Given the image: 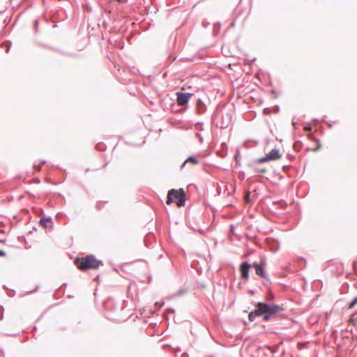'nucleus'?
<instances>
[{"label": "nucleus", "mask_w": 357, "mask_h": 357, "mask_svg": "<svg viewBox=\"0 0 357 357\" xmlns=\"http://www.w3.org/2000/svg\"><path fill=\"white\" fill-rule=\"evenodd\" d=\"M217 155H218L220 158H225L227 155V146L225 142H222L221 144V149L217 151L216 152Z\"/></svg>", "instance_id": "nucleus-11"}, {"label": "nucleus", "mask_w": 357, "mask_h": 357, "mask_svg": "<svg viewBox=\"0 0 357 357\" xmlns=\"http://www.w3.org/2000/svg\"><path fill=\"white\" fill-rule=\"evenodd\" d=\"M33 330L36 331V326H34Z\"/></svg>", "instance_id": "nucleus-59"}, {"label": "nucleus", "mask_w": 357, "mask_h": 357, "mask_svg": "<svg viewBox=\"0 0 357 357\" xmlns=\"http://www.w3.org/2000/svg\"><path fill=\"white\" fill-rule=\"evenodd\" d=\"M237 165L238 166H240L241 165V163L239 162V161L238 160V162H236Z\"/></svg>", "instance_id": "nucleus-53"}, {"label": "nucleus", "mask_w": 357, "mask_h": 357, "mask_svg": "<svg viewBox=\"0 0 357 357\" xmlns=\"http://www.w3.org/2000/svg\"><path fill=\"white\" fill-rule=\"evenodd\" d=\"M230 228H231V229H234V226L233 225H230Z\"/></svg>", "instance_id": "nucleus-51"}, {"label": "nucleus", "mask_w": 357, "mask_h": 357, "mask_svg": "<svg viewBox=\"0 0 357 357\" xmlns=\"http://www.w3.org/2000/svg\"><path fill=\"white\" fill-rule=\"evenodd\" d=\"M271 250L273 252H276L279 249V242L276 239H273L271 241V243L270 244Z\"/></svg>", "instance_id": "nucleus-15"}, {"label": "nucleus", "mask_w": 357, "mask_h": 357, "mask_svg": "<svg viewBox=\"0 0 357 357\" xmlns=\"http://www.w3.org/2000/svg\"><path fill=\"white\" fill-rule=\"evenodd\" d=\"M248 167H252L255 172L259 173V174H265L267 172V169L265 167L261 168L257 166L256 164H251L249 163Z\"/></svg>", "instance_id": "nucleus-13"}, {"label": "nucleus", "mask_w": 357, "mask_h": 357, "mask_svg": "<svg viewBox=\"0 0 357 357\" xmlns=\"http://www.w3.org/2000/svg\"><path fill=\"white\" fill-rule=\"evenodd\" d=\"M250 265L248 261H243L240 264L241 279L248 280L250 276Z\"/></svg>", "instance_id": "nucleus-5"}, {"label": "nucleus", "mask_w": 357, "mask_h": 357, "mask_svg": "<svg viewBox=\"0 0 357 357\" xmlns=\"http://www.w3.org/2000/svg\"><path fill=\"white\" fill-rule=\"evenodd\" d=\"M270 161L276 160L281 158L280 153V149L278 148H274L270 152L266 154Z\"/></svg>", "instance_id": "nucleus-8"}, {"label": "nucleus", "mask_w": 357, "mask_h": 357, "mask_svg": "<svg viewBox=\"0 0 357 357\" xmlns=\"http://www.w3.org/2000/svg\"><path fill=\"white\" fill-rule=\"evenodd\" d=\"M303 147V142L300 140H298V141H296L294 143V149L297 151H299Z\"/></svg>", "instance_id": "nucleus-17"}, {"label": "nucleus", "mask_w": 357, "mask_h": 357, "mask_svg": "<svg viewBox=\"0 0 357 357\" xmlns=\"http://www.w3.org/2000/svg\"><path fill=\"white\" fill-rule=\"evenodd\" d=\"M250 194L251 193H250V192L249 190H247V191L245 192L244 200L247 203H250L251 202Z\"/></svg>", "instance_id": "nucleus-20"}, {"label": "nucleus", "mask_w": 357, "mask_h": 357, "mask_svg": "<svg viewBox=\"0 0 357 357\" xmlns=\"http://www.w3.org/2000/svg\"><path fill=\"white\" fill-rule=\"evenodd\" d=\"M96 148L98 151H103L106 149V146L102 143H98L96 144Z\"/></svg>", "instance_id": "nucleus-21"}, {"label": "nucleus", "mask_w": 357, "mask_h": 357, "mask_svg": "<svg viewBox=\"0 0 357 357\" xmlns=\"http://www.w3.org/2000/svg\"><path fill=\"white\" fill-rule=\"evenodd\" d=\"M279 111H280L279 105H275L273 112L278 113Z\"/></svg>", "instance_id": "nucleus-32"}, {"label": "nucleus", "mask_w": 357, "mask_h": 357, "mask_svg": "<svg viewBox=\"0 0 357 357\" xmlns=\"http://www.w3.org/2000/svg\"><path fill=\"white\" fill-rule=\"evenodd\" d=\"M36 229H37V228L36 227H33V230H36Z\"/></svg>", "instance_id": "nucleus-57"}, {"label": "nucleus", "mask_w": 357, "mask_h": 357, "mask_svg": "<svg viewBox=\"0 0 357 357\" xmlns=\"http://www.w3.org/2000/svg\"><path fill=\"white\" fill-rule=\"evenodd\" d=\"M166 312L175 313V310L174 308L169 307L166 310Z\"/></svg>", "instance_id": "nucleus-33"}, {"label": "nucleus", "mask_w": 357, "mask_h": 357, "mask_svg": "<svg viewBox=\"0 0 357 357\" xmlns=\"http://www.w3.org/2000/svg\"><path fill=\"white\" fill-rule=\"evenodd\" d=\"M263 262L262 261H260L259 263L257 262V261H254L253 263L252 264H250V268L252 267L255 268V270L256 269V267H258L259 265H261Z\"/></svg>", "instance_id": "nucleus-26"}, {"label": "nucleus", "mask_w": 357, "mask_h": 357, "mask_svg": "<svg viewBox=\"0 0 357 357\" xmlns=\"http://www.w3.org/2000/svg\"><path fill=\"white\" fill-rule=\"evenodd\" d=\"M255 272L257 275H259L260 278H264V280H266V282L264 283V286L267 287L268 284H271V282L269 278V276L264 269V262L261 265H259L258 267H256Z\"/></svg>", "instance_id": "nucleus-6"}, {"label": "nucleus", "mask_w": 357, "mask_h": 357, "mask_svg": "<svg viewBox=\"0 0 357 357\" xmlns=\"http://www.w3.org/2000/svg\"><path fill=\"white\" fill-rule=\"evenodd\" d=\"M107 164H108V163H106L105 165H104L102 166V168H105V166H106Z\"/></svg>", "instance_id": "nucleus-56"}, {"label": "nucleus", "mask_w": 357, "mask_h": 357, "mask_svg": "<svg viewBox=\"0 0 357 357\" xmlns=\"http://www.w3.org/2000/svg\"><path fill=\"white\" fill-rule=\"evenodd\" d=\"M193 93L189 92L177 91L176 93V102L178 105L183 107V111H185L189 107V102Z\"/></svg>", "instance_id": "nucleus-4"}, {"label": "nucleus", "mask_w": 357, "mask_h": 357, "mask_svg": "<svg viewBox=\"0 0 357 357\" xmlns=\"http://www.w3.org/2000/svg\"><path fill=\"white\" fill-rule=\"evenodd\" d=\"M255 309L248 313L250 321H254L257 317H261L263 321H268L276 318L284 311L282 305L275 303H268L266 301L253 302Z\"/></svg>", "instance_id": "nucleus-1"}, {"label": "nucleus", "mask_w": 357, "mask_h": 357, "mask_svg": "<svg viewBox=\"0 0 357 357\" xmlns=\"http://www.w3.org/2000/svg\"><path fill=\"white\" fill-rule=\"evenodd\" d=\"M254 143H255V145H257L258 144V142L255 141Z\"/></svg>", "instance_id": "nucleus-55"}, {"label": "nucleus", "mask_w": 357, "mask_h": 357, "mask_svg": "<svg viewBox=\"0 0 357 357\" xmlns=\"http://www.w3.org/2000/svg\"><path fill=\"white\" fill-rule=\"evenodd\" d=\"M287 156V158H288L289 159H290L291 160H294V159L295 158V156H294L293 155L289 154V153H288Z\"/></svg>", "instance_id": "nucleus-37"}, {"label": "nucleus", "mask_w": 357, "mask_h": 357, "mask_svg": "<svg viewBox=\"0 0 357 357\" xmlns=\"http://www.w3.org/2000/svg\"><path fill=\"white\" fill-rule=\"evenodd\" d=\"M68 297L69 298H73V296H72L71 295H69Z\"/></svg>", "instance_id": "nucleus-58"}, {"label": "nucleus", "mask_w": 357, "mask_h": 357, "mask_svg": "<svg viewBox=\"0 0 357 357\" xmlns=\"http://www.w3.org/2000/svg\"><path fill=\"white\" fill-rule=\"evenodd\" d=\"M180 351H181V349H180V348H178V349H176V352Z\"/></svg>", "instance_id": "nucleus-54"}, {"label": "nucleus", "mask_w": 357, "mask_h": 357, "mask_svg": "<svg viewBox=\"0 0 357 357\" xmlns=\"http://www.w3.org/2000/svg\"><path fill=\"white\" fill-rule=\"evenodd\" d=\"M48 222H52V218L50 216H43L40 218L39 221V224L43 227L47 228V223Z\"/></svg>", "instance_id": "nucleus-14"}, {"label": "nucleus", "mask_w": 357, "mask_h": 357, "mask_svg": "<svg viewBox=\"0 0 357 357\" xmlns=\"http://www.w3.org/2000/svg\"><path fill=\"white\" fill-rule=\"evenodd\" d=\"M271 93H272L273 94H274L275 97H277V96H278V93H277V92H276V91H275V89H273V90L271 91Z\"/></svg>", "instance_id": "nucleus-44"}, {"label": "nucleus", "mask_w": 357, "mask_h": 357, "mask_svg": "<svg viewBox=\"0 0 357 357\" xmlns=\"http://www.w3.org/2000/svg\"><path fill=\"white\" fill-rule=\"evenodd\" d=\"M175 202L178 207L184 206L186 202L185 190L183 188L172 189L167 192V204Z\"/></svg>", "instance_id": "nucleus-3"}, {"label": "nucleus", "mask_w": 357, "mask_h": 357, "mask_svg": "<svg viewBox=\"0 0 357 357\" xmlns=\"http://www.w3.org/2000/svg\"><path fill=\"white\" fill-rule=\"evenodd\" d=\"M326 124L329 128H331L333 126V124L330 122H326Z\"/></svg>", "instance_id": "nucleus-46"}, {"label": "nucleus", "mask_w": 357, "mask_h": 357, "mask_svg": "<svg viewBox=\"0 0 357 357\" xmlns=\"http://www.w3.org/2000/svg\"><path fill=\"white\" fill-rule=\"evenodd\" d=\"M248 292L252 295H254L255 293V291L253 289H249Z\"/></svg>", "instance_id": "nucleus-45"}, {"label": "nucleus", "mask_w": 357, "mask_h": 357, "mask_svg": "<svg viewBox=\"0 0 357 357\" xmlns=\"http://www.w3.org/2000/svg\"><path fill=\"white\" fill-rule=\"evenodd\" d=\"M238 177H239V178H241V179H244V178H245V174H244V172H241V173H240V174H239V175H238Z\"/></svg>", "instance_id": "nucleus-38"}, {"label": "nucleus", "mask_w": 357, "mask_h": 357, "mask_svg": "<svg viewBox=\"0 0 357 357\" xmlns=\"http://www.w3.org/2000/svg\"><path fill=\"white\" fill-rule=\"evenodd\" d=\"M66 285H67V284H66V283H63V284H62L61 287H63H63H66Z\"/></svg>", "instance_id": "nucleus-52"}, {"label": "nucleus", "mask_w": 357, "mask_h": 357, "mask_svg": "<svg viewBox=\"0 0 357 357\" xmlns=\"http://www.w3.org/2000/svg\"><path fill=\"white\" fill-rule=\"evenodd\" d=\"M207 110L206 103L200 98H197L195 102V112L198 115L204 114Z\"/></svg>", "instance_id": "nucleus-7"}, {"label": "nucleus", "mask_w": 357, "mask_h": 357, "mask_svg": "<svg viewBox=\"0 0 357 357\" xmlns=\"http://www.w3.org/2000/svg\"><path fill=\"white\" fill-rule=\"evenodd\" d=\"M196 125L200 126V128H199V129H200L201 130H203V129H204V128H203V127H202V125H203V123H202V122H199V121H198V122H197V123H196Z\"/></svg>", "instance_id": "nucleus-36"}, {"label": "nucleus", "mask_w": 357, "mask_h": 357, "mask_svg": "<svg viewBox=\"0 0 357 357\" xmlns=\"http://www.w3.org/2000/svg\"><path fill=\"white\" fill-rule=\"evenodd\" d=\"M66 55L71 56V57H75L76 54L73 53H65Z\"/></svg>", "instance_id": "nucleus-40"}, {"label": "nucleus", "mask_w": 357, "mask_h": 357, "mask_svg": "<svg viewBox=\"0 0 357 357\" xmlns=\"http://www.w3.org/2000/svg\"><path fill=\"white\" fill-rule=\"evenodd\" d=\"M6 255V252L3 250H0V257H3Z\"/></svg>", "instance_id": "nucleus-42"}, {"label": "nucleus", "mask_w": 357, "mask_h": 357, "mask_svg": "<svg viewBox=\"0 0 357 357\" xmlns=\"http://www.w3.org/2000/svg\"><path fill=\"white\" fill-rule=\"evenodd\" d=\"M270 161L267 155H266L264 157L259 158L255 160L252 164L256 163H264Z\"/></svg>", "instance_id": "nucleus-16"}, {"label": "nucleus", "mask_w": 357, "mask_h": 357, "mask_svg": "<svg viewBox=\"0 0 357 357\" xmlns=\"http://www.w3.org/2000/svg\"><path fill=\"white\" fill-rule=\"evenodd\" d=\"M196 136L198 137V139H199L200 142H203L204 138H203L202 135L199 132H197L196 133Z\"/></svg>", "instance_id": "nucleus-30"}, {"label": "nucleus", "mask_w": 357, "mask_h": 357, "mask_svg": "<svg viewBox=\"0 0 357 357\" xmlns=\"http://www.w3.org/2000/svg\"><path fill=\"white\" fill-rule=\"evenodd\" d=\"M291 167V165H285L282 166V170L284 172H287Z\"/></svg>", "instance_id": "nucleus-28"}, {"label": "nucleus", "mask_w": 357, "mask_h": 357, "mask_svg": "<svg viewBox=\"0 0 357 357\" xmlns=\"http://www.w3.org/2000/svg\"><path fill=\"white\" fill-rule=\"evenodd\" d=\"M165 305V302L163 301H157L155 303V306L160 309V307H162L163 305Z\"/></svg>", "instance_id": "nucleus-25"}, {"label": "nucleus", "mask_w": 357, "mask_h": 357, "mask_svg": "<svg viewBox=\"0 0 357 357\" xmlns=\"http://www.w3.org/2000/svg\"><path fill=\"white\" fill-rule=\"evenodd\" d=\"M202 25L204 27L206 28L209 25V22L207 21L204 20L202 22Z\"/></svg>", "instance_id": "nucleus-34"}, {"label": "nucleus", "mask_w": 357, "mask_h": 357, "mask_svg": "<svg viewBox=\"0 0 357 357\" xmlns=\"http://www.w3.org/2000/svg\"><path fill=\"white\" fill-rule=\"evenodd\" d=\"M182 357H188V354L187 353H183L182 354Z\"/></svg>", "instance_id": "nucleus-48"}, {"label": "nucleus", "mask_w": 357, "mask_h": 357, "mask_svg": "<svg viewBox=\"0 0 357 357\" xmlns=\"http://www.w3.org/2000/svg\"><path fill=\"white\" fill-rule=\"evenodd\" d=\"M104 307L107 310H116L117 306L114 304V301L112 298H108L104 303Z\"/></svg>", "instance_id": "nucleus-10"}, {"label": "nucleus", "mask_w": 357, "mask_h": 357, "mask_svg": "<svg viewBox=\"0 0 357 357\" xmlns=\"http://www.w3.org/2000/svg\"><path fill=\"white\" fill-rule=\"evenodd\" d=\"M252 142V141H250V140H248V141L245 142H244V146H245L246 148H249L250 146H249L248 144H249L250 142Z\"/></svg>", "instance_id": "nucleus-41"}, {"label": "nucleus", "mask_w": 357, "mask_h": 357, "mask_svg": "<svg viewBox=\"0 0 357 357\" xmlns=\"http://www.w3.org/2000/svg\"><path fill=\"white\" fill-rule=\"evenodd\" d=\"M38 288H39V287H38V286H37V287H36V289H35V290H33V291H31V293H33V292H35V291H36Z\"/></svg>", "instance_id": "nucleus-50"}, {"label": "nucleus", "mask_w": 357, "mask_h": 357, "mask_svg": "<svg viewBox=\"0 0 357 357\" xmlns=\"http://www.w3.org/2000/svg\"><path fill=\"white\" fill-rule=\"evenodd\" d=\"M163 318L167 320V321H169V317L167 316V314L165 313L163 314Z\"/></svg>", "instance_id": "nucleus-43"}, {"label": "nucleus", "mask_w": 357, "mask_h": 357, "mask_svg": "<svg viewBox=\"0 0 357 357\" xmlns=\"http://www.w3.org/2000/svg\"><path fill=\"white\" fill-rule=\"evenodd\" d=\"M187 163H191L194 165L199 164L198 159L194 155L188 156L181 165V169H183Z\"/></svg>", "instance_id": "nucleus-9"}, {"label": "nucleus", "mask_w": 357, "mask_h": 357, "mask_svg": "<svg viewBox=\"0 0 357 357\" xmlns=\"http://www.w3.org/2000/svg\"><path fill=\"white\" fill-rule=\"evenodd\" d=\"M211 357H213V356H211Z\"/></svg>", "instance_id": "nucleus-60"}, {"label": "nucleus", "mask_w": 357, "mask_h": 357, "mask_svg": "<svg viewBox=\"0 0 357 357\" xmlns=\"http://www.w3.org/2000/svg\"><path fill=\"white\" fill-rule=\"evenodd\" d=\"M271 110H270V109H269V108H265V109H264V113L265 114H271Z\"/></svg>", "instance_id": "nucleus-35"}, {"label": "nucleus", "mask_w": 357, "mask_h": 357, "mask_svg": "<svg viewBox=\"0 0 357 357\" xmlns=\"http://www.w3.org/2000/svg\"><path fill=\"white\" fill-rule=\"evenodd\" d=\"M0 319L2 320L3 319V307L2 305H0Z\"/></svg>", "instance_id": "nucleus-29"}, {"label": "nucleus", "mask_w": 357, "mask_h": 357, "mask_svg": "<svg viewBox=\"0 0 357 357\" xmlns=\"http://www.w3.org/2000/svg\"><path fill=\"white\" fill-rule=\"evenodd\" d=\"M275 294L271 291V290L269 289L268 290L267 296H266V300L268 301H271L275 299Z\"/></svg>", "instance_id": "nucleus-19"}, {"label": "nucleus", "mask_w": 357, "mask_h": 357, "mask_svg": "<svg viewBox=\"0 0 357 357\" xmlns=\"http://www.w3.org/2000/svg\"><path fill=\"white\" fill-rule=\"evenodd\" d=\"M312 121L315 122V123H318L319 122V120L317 119H312Z\"/></svg>", "instance_id": "nucleus-49"}, {"label": "nucleus", "mask_w": 357, "mask_h": 357, "mask_svg": "<svg viewBox=\"0 0 357 357\" xmlns=\"http://www.w3.org/2000/svg\"><path fill=\"white\" fill-rule=\"evenodd\" d=\"M74 262L77 268L82 271L97 270L103 265V261L98 259L93 255L76 258Z\"/></svg>", "instance_id": "nucleus-2"}, {"label": "nucleus", "mask_w": 357, "mask_h": 357, "mask_svg": "<svg viewBox=\"0 0 357 357\" xmlns=\"http://www.w3.org/2000/svg\"><path fill=\"white\" fill-rule=\"evenodd\" d=\"M357 304V296H355L348 304L347 309H352Z\"/></svg>", "instance_id": "nucleus-18"}, {"label": "nucleus", "mask_w": 357, "mask_h": 357, "mask_svg": "<svg viewBox=\"0 0 357 357\" xmlns=\"http://www.w3.org/2000/svg\"><path fill=\"white\" fill-rule=\"evenodd\" d=\"M45 163H46V160H41V162L39 164H34L33 165V168L36 171H40V168H41V165L45 164Z\"/></svg>", "instance_id": "nucleus-22"}, {"label": "nucleus", "mask_w": 357, "mask_h": 357, "mask_svg": "<svg viewBox=\"0 0 357 357\" xmlns=\"http://www.w3.org/2000/svg\"><path fill=\"white\" fill-rule=\"evenodd\" d=\"M303 130L307 132H312V127L309 123H305L303 126Z\"/></svg>", "instance_id": "nucleus-24"}, {"label": "nucleus", "mask_w": 357, "mask_h": 357, "mask_svg": "<svg viewBox=\"0 0 357 357\" xmlns=\"http://www.w3.org/2000/svg\"><path fill=\"white\" fill-rule=\"evenodd\" d=\"M292 126H294V129H297L298 128V126H297V123L296 121H294V120L292 121V123H291Z\"/></svg>", "instance_id": "nucleus-39"}, {"label": "nucleus", "mask_w": 357, "mask_h": 357, "mask_svg": "<svg viewBox=\"0 0 357 357\" xmlns=\"http://www.w3.org/2000/svg\"><path fill=\"white\" fill-rule=\"evenodd\" d=\"M176 56H172V55H169V57L167 58V61L171 63H172L173 61H174L176 60Z\"/></svg>", "instance_id": "nucleus-27"}, {"label": "nucleus", "mask_w": 357, "mask_h": 357, "mask_svg": "<svg viewBox=\"0 0 357 357\" xmlns=\"http://www.w3.org/2000/svg\"><path fill=\"white\" fill-rule=\"evenodd\" d=\"M213 28H214V35L218 34V33L219 32V31L220 29V22L215 23Z\"/></svg>", "instance_id": "nucleus-23"}, {"label": "nucleus", "mask_w": 357, "mask_h": 357, "mask_svg": "<svg viewBox=\"0 0 357 357\" xmlns=\"http://www.w3.org/2000/svg\"><path fill=\"white\" fill-rule=\"evenodd\" d=\"M238 156L237 155H235L234 159L236 160V162H238Z\"/></svg>", "instance_id": "nucleus-47"}, {"label": "nucleus", "mask_w": 357, "mask_h": 357, "mask_svg": "<svg viewBox=\"0 0 357 357\" xmlns=\"http://www.w3.org/2000/svg\"><path fill=\"white\" fill-rule=\"evenodd\" d=\"M308 138L314 140L317 143V147L312 149H310L309 148L307 149V151L312 150V151H317L321 148V143L320 140L317 138H314L311 133L308 134Z\"/></svg>", "instance_id": "nucleus-12"}, {"label": "nucleus", "mask_w": 357, "mask_h": 357, "mask_svg": "<svg viewBox=\"0 0 357 357\" xmlns=\"http://www.w3.org/2000/svg\"><path fill=\"white\" fill-rule=\"evenodd\" d=\"M38 20H34V28H35L36 32H37V31H38Z\"/></svg>", "instance_id": "nucleus-31"}]
</instances>
